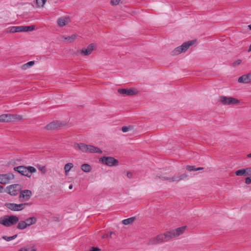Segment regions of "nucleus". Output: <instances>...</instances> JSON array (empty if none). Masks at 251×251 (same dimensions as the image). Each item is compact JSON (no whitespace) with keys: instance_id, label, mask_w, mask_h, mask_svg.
I'll use <instances>...</instances> for the list:
<instances>
[{"instance_id":"obj_1","label":"nucleus","mask_w":251,"mask_h":251,"mask_svg":"<svg viewBox=\"0 0 251 251\" xmlns=\"http://www.w3.org/2000/svg\"><path fill=\"white\" fill-rule=\"evenodd\" d=\"M19 221V218L15 215H5L0 218V224L6 227H9L16 224Z\"/></svg>"},{"instance_id":"obj_2","label":"nucleus","mask_w":251,"mask_h":251,"mask_svg":"<svg viewBox=\"0 0 251 251\" xmlns=\"http://www.w3.org/2000/svg\"><path fill=\"white\" fill-rule=\"evenodd\" d=\"M14 170L21 175L30 177L32 173L36 172V169L32 166H19L14 168Z\"/></svg>"},{"instance_id":"obj_3","label":"nucleus","mask_w":251,"mask_h":251,"mask_svg":"<svg viewBox=\"0 0 251 251\" xmlns=\"http://www.w3.org/2000/svg\"><path fill=\"white\" fill-rule=\"evenodd\" d=\"M195 40H191L185 42L182 45L175 48L171 52L172 55H176L181 52L186 51L188 48L194 44Z\"/></svg>"},{"instance_id":"obj_4","label":"nucleus","mask_w":251,"mask_h":251,"mask_svg":"<svg viewBox=\"0 0 251 251\" xmlns=\"http://www.w3.org/2000/svg\"><path fill=\"white\" fill-rule=\"evenodd\" d=\"M186 226H183L177 228L176 229L168 231L165 232V236L167 237L168 241H169L173 238L177 237L180 235L182 234Z\"/></svg>"},{"instance_id":"obj_5","label":"nucleus","mask_w":251,"mask_h":251,"mask_svg":"<svg viewBox=\"0 0 251 251\" xmlns=\"http://www.w3.org/2000/svg\"><path fill=\"white\" fill-rule=\"evenodd\" d=\"M168 239L167 237L165 236V232L164 234H161L157 235L155 237H153L150 239L148 242L147 245H154L156 244H158L164 242H167Z\"/></svg>"},{"instance_id":"obj_6","label":"nucleus","mask_w":251,"mask_h":251,"mask_svg":"<svg viewBox=\"0 0 251 251\" xmlns=\"http://www.w3.org/2000/svg\"><path fill=\"white\" fill-rule=\"evenodd\" d=\"M100 161L103 164L106 165L110 167L117 166L119 163V161L117 159L111 156H103L100 158Z\"/></svg>"},{"instance_id":"obj_7","label":"nucleus","mask_w":251,"mask_h":251,"mask_svg":"<svg viewBox=\"0 0 251 251\" xmlns=\"http://www.w3.org/2000/svg\"><path fill=\"white\" fill-rule=\"evenodd\" d=\"M219 100L224 105H237L240 103V101L236 98L226 96H221Z\"/></svg>"},{"instance_id":"obj_8","label":"nucleus","mask_w":251,"mask_h":251,"mask_svg":"<svg viewBox=\"0 0 251 251\" xmlns=\"http://www.w3.org/2000/svg\"><path fill=\"white\" fill-rule=\"evenodd\" d=\"M30 203H24L21 204H16L14 203H6L5 206L12 211H18L24 209L25 205H30Z\"/></svg>"},{"instance_id":"obj_9","label":"nucleus","mask_w":251,"mask_h":251,"mask_svg":"<svg viewBox=\"0 0 251 251\" xmlns=\"http://www.w3.org/2000/svg\"><path fill=\"white\" fill-rule=\"evenodd\" d=\"M66 123L59 121H53L45 126V128L47 130H54L59 127L64 126Z\"/></svg>"},{"instance_id":"obj_10","label":"nucleus","mask_w":251,"mask_h":251,"mask_svg":"<svg viewBox=\"0 0 251 251\" xmlns=\"http://www.w3.org/2000/svg\"><path fill=\"white\" fill-rule=\"evenodd\" d=\"M8 194L12 196H16L21 192L22 186L20 184H13L7 187Z\"/></svg>"},{"instance_id":"obj_11","label":"nucleus","mask_w":251,"mask_h":251,"mask_svg":"<svg viewBox=\"0 0 251 251\" xmlns=\"http://www.w3.org/2000/svg\"><path fill=\"white\" fill-rule=\"evenodd\" d=\"M118 92L122 95L126 96H134L138 94V91L134 88L119 89Z\"/></svg>"},{"instance_id":"obj_12","label":"nucleus","mask_w":251,"mask_h":251,"mask_svg":"<svg viewBox=\"0 0 251 251\" xmlns=\"http://www.w3.org/2000/svg\"><path fill=\"white\" fill-rule=\"evenodd\" d=\"M14 176L12 173L0 174V183L6 184L10 182V180L14 179Z\"/></svg>"},{"instance_id":"obj_13","label":"nucleus","mask_w":251,"mask_h":251,"mask_svg":"<svg viewBox=\"0 0 251 251\" xmlns=\"http://www.w3.org/2000/svg\"><path fill=\"white\" fill-rule=\"evenodd\" d=\"M32 195V192L29 190H21L19 196L20 201H28Z\"/></svg>"},{"instance_id":"obj_14","label":"nucleus","mask_w":251,"mask_h":251,"mask_svg":"<svg viewBox=\"0 0 251 251\" xmlns=\"http://www.w3.org/2000/svg\"><path fill=\"white\" fill-rule=\"evenodd\" d=\"M94 44H90L86 48H82L80 50V53L83 55H88L91 53L92 51L94 50Z\"/></svg>"},{"instance_id":"obj_15","label":"nucleus","mask_w":251,"mask_h":251,"mask_svg":"<svg viewBox=\"0 0 251 251\" xmlns=\"http://www.w3.org/2000/svg\"><path fill=\"white\" fill-rule=\"evenodd\" d=\"M87 147V152L90 153H102L101 150L98 147L90 145H88Z\"/></svg>"},{"instance_id":"obj_16","label":"nucleus","mask_w":251,"mask_h":251,"mask_svg":"<svg viewBox=\"0 0 251 251\" xmlns=\"http://www.w3.org/2000/svg\"><path fill=\"white\" fill-rule=\"evenodd\" d=\"M88 145L84 143H76L74 145V147L75 149H78L81 151L82 152H86Z\"/></svg>"},{"instance_id":"obj_17","label":"nucleus","mask_w":251,"mask_h":251,"mask_svg":"<svg viewBox=\"0 0 251 251\" xmlns=\"http://www.w3.org/2000/svg\"><path fill=\"white\" fill-rule=\"evenodd\" d=\"M24 221L26 224V226L27 227L35 224L37 222V219L35 217H32L25 219Z\"/></svg>"},{"instance_id":"obj_18","label":"nucleus","mask_w":251,"mask_h":251,"mask_svg":"<svg viewBox=\"0 0 251 251\" xmlns=\"http://www.w3.org/2000/svg\"><path fill=\"white\" fill-rule=\"evenodd\" d=\"M11 122L10 114H5L0 115V122Z\"/></svg>"},{"instance_id":"obj_19","label":"nucleus","mask_w":251,"mask_h":251,"mask_svg":"<svg viewBox=\"0 0 251 251\" xmlns=\"http://www.w3.org/2000/svg\"><path fill=\"white\" fill-rule=\"evenodd\" d=\"M238 81L241 83H248L250 82L247 75H244L239 77Z\"/></svg>"},{"instance_id":"obj_20","label":"nucleus","mask_w":251,"mask_h":251,"mask_svg":"<svg viewBox=\"0 0 251 251\" xmlns=\"http://www.w3.org/2000/svg\"><path fill=\"white\" fill-rule=\"evenodd\" d=\"M162 178L163 180H166L169 182H174V181L178 182V181H180V179H180L179 176H175L172 177H162Z\"/></svg>"},{"instance_id":"obj_21","label":"nucleus","mask_w":251,"mask_h":251,"mask_svg":"<svg viewBox=\"0 0 251 251\" xmlns=\"http://www.w3.org/2000/svg\"><path fill=\"white\" fill-rule=\"evenodd\" d=\"M234 174L237 176H247L245 168H242V169L236 170L234 172Z\"/></svg>"},{"instance_id":"obj_22","label":"nucleus","mask_w":251,"mask_h":251,"mask_svg":"<svg viewBox=\"0 0 251 251\" xmlns=\"http://www.w3.org/2000/svg\"><path fill=\"white\" fill-rule=\"evenodd\" d=\"M57 24L60 27H62L65 25L67 24L66 18L61 17L58 19Z\"/></svg>"},{"instance_id":"obj_23","label":"nucleus","mask_w":251,"mask_h":251,"mask_svg":"<svg viewBox=\"0 0 251 251\" xmlns=\"http://www.w3.org/2000/svg\"><path fill=\"white\" fill-rule=\"evenodd\" d=\"M81 169L83 172L88 173L92 170V167L88 164H84L81 165Z\"/></svg>"},{"instance_id":"obj_24","label":"nucleus","mask_w":251,"mask_h":251,"mask_svg":"<svg viewBox=\"0 0 251 251\" xmlns=\"http://www.w3.org/2000/svg\"><path fill=\"white\" fill-rule=\"evenodd\" d=\"M135 220V217H130L122 220V223L125 225H127L132 223Z\"/></svg>"},{"instance_id":"obj_25","label":"nucleus","mask_w":251,"mask_h":251,"mask_svg":"<svg viewBox=\"0 0 251 251\" xmlns=\"http://www.w3.org/2000/svg\"><path fill=\"white\" fill-rule=\"evenodd\" d=\"M11 122L14 121L16 120L21 121L23 119V117L21 115L17 114H10Z\"/></svg>"},{"instance_id":"obj_26","label":"nucleus","mask_w":251,"mask_h":251,"mask_svg":"<svg viewBox=\"0 0 251 251\" xmlns=\"http://www.w3.org/2000/svg\"><path fill=\"white\" fill-rule=\"evenodd\" d=\"M34 64H35V62L34 61H29L23 65L21 66V68L23 70H25L27 69L28 68H29L30 67L33 66Z\"/></svg>"},{"instance_id":"obj_27","label":"nucleus","mask_w":251,"mask_h":251,"mask_svg":"<svg viewBox=\"0 0 251 251\" xmlns=\"http://www.w3.org/2000/svg\"><path fill=\"white\" fill-rule=\"evenodd\" d=\"M73 166H74V165L72 163H68L65 165L64 170H65L66 175H67L68 172L73 167Z\"/></svg>"},{"instance_id":"obj_28","label":"nucleus","mask_w":251,"mask_h":251,"mask_svg":"<svg viewBox=\"0 0 251 251\" xmlns=\"http://www.w3.org/2000/svg\"><path fill=\"white\" fill-rule=\"evenodd\" d=\"M27 226H26V224L24 221H20L17 226V228L20 230L24 229Z\"/></svg>"},{"instance_id":"obj_29","label":"nucleus","mask_w":251,"mask_h":251,"mask_svg":"<svg viewBox=\"0 0 251 251\" xmlns=\"http://www.w3.org/2000/svg\"><path fill=\"white\" fill-rule=\"evenodd\" d=\"M23 32L31 31L35 29L34 25L23 26Z\"/></svg>"},{"instance_id":"obj_30","label":"nucleus","mask_w":251,"mask_h":251,"mask_svg":"<svg viewBox=\"0 0 251 251\" xmlns=\"http://www.w3.org/2000/svg\"><path fill=\"white\" fill-rule=\"evenodd\" d=\"M64 38V37H62ZM76 38V34H73L70 36H68L67 37H64L65 39L69 41L70 43L73 42Z\"/></svg>"},{"instance_id":"obj_31","label":"nucleus","mask_w":251,"mask_h":251,"mask_svg":"<svg viewBox=\"0 0 251 251\" xmlns=\"http://www.w3.org/2000/svg\"><path fill=\"white\" fill-rule=\"evenodd\" d=\"M17 237V234H15L12 236H3L2 238L6 241H10L12 240L15 239Z\"/></svg>"},{"instance_id":"obj_32","label":"nucleus","mask_w":251,"mask_h":251,"mask_svg":"<svg viewBox=\"0 0 251 251\" xmlns=\"http://www.w3.org/2000/svg\"><path fill=\"white\" fill-rule=\"evenodd\" d=\"M113 235H115V233L114 232H113V231H111L110 232V234H104V235H103L102 236H101V238L102 239H105V238H107L108 237H110L111 238H114L113 237Z\"/></svg>"},{"instance_id":"obj_33","label":"nucleus","mask_w":251,"mask_h":251,"mask_svg":"<svg viewBox=\"0 0 251 251\" xmlns=\"http://www.w3.org/2000/svg\"><path fill=\"white\" fill-rule=\"evenodd\" d=\"M19 251H36V249L30 247H25L21 248Z\"/></svg>"},{"instance_id":"obj_34","label":"nucleus","mask_w":251,"mask_h":251,"mask_svg":"<svg viewBox=\"0 0 251 251\" xmlns=\"http://www.w3.org/2000/svg\"><path fill=\"white\" fill-rule=\"evenodd\" d=\"M46 1V0H36V3L39 6H43Z\"/></svg>"},{"instance_id":"obj_35","label":"nucleus","mask_w":251,"mask_h":251,"mask_svg":"<svg viewBox=\"0 0 251 251\" xmlns=\"http://www.w3.org/2000/svg\"><path fill=\"white\" fill-rule=\"evenodd\" d=\"M121 0H111L110 4L113 6H116L119 4Z\"/></svg>"},{"instance_id":"obj_36","label":"nucleus","mask_w":251,"mask_h":251,"mask_svg":"<svg viewBox=\"0 0 251 251\" xmlns=\"http://www.w3.org/2000/svg\"><path fill=\"white\" fill-rule=\"evenodd\" d=\"M186 168L188 171H189L190 172L192 171H196V170H195L196 168H194V167L193 166L187 165V166H186Z\"/></svg>"},{"instance_id":"obj_37","label":"nucleus","mask_w":251,"mask_h":251,"mask_svg":"<svg viewBox=\"0 0 251 251\" xmlns=\"http://www.w3.org/2000/svg\"><path fill=\"white\" fill-rule=\"evenodd\" d=\"M188 175L186 174H183L182 175H179V178L180 180H184L187 178Z\"/></svg>"},{"instance_id":"obj_38","label":"nucleus","mask_w":251,"mask_h":251,"mask_svg":"<svg viewBox=\"0 0 251 251\" xmlns=\"http://www.w3.org/2000/svg\"><path fill=\"white\" fill-rule=\"evenodd\" d=\"M246 172V175L247 176H251V167H248L245 168Z\"/></svg>"},{"instance_id":"obj_39","label":"nucleus","mask_w":251,"mask_h":251,"mask_svg":"<svg viewBox=\"0 0 251 251\" xmlns=\"http://www.w3.org/2000/svg\"><path fill=\"white\" fill-rule=\"evenodd\" d=\"M245 182L247 184L251 183V177H246L245 179Z\"/></svg>"},{"instance_id":"obj_40","label":"nucleus","mask_w":251,"mask_h":251,"mask_svg":"<svg viewBox=\"0 0 251 251\" xmlns=\"http://www.w3.org/2000/svg\"><path fill=\"white\" fill-rule=\"evenodd\" d=\"M23 26H16V32H23Z\"/></svg>"},{"instance_id":"obj_41","label":"nucleus","mask_w":251,"mask_h":251,"mask_svg":"<svg viewBox=\"0 0 251 251\" xmlns=\"http://www.w3.org/2000/svg\"><path fill=\"white\" fill-rule=\"evenodd\" d=\"M242 61L240 59H238L237 60L235 61L233 63V65L235 66L237 65H238L241 64Z\"/></svg>"},{"instance_id":"obj_42","label":"nucleus","mask_w":251,"mask_h":251,"mask_svg":"<svg viewBox=\"0 0 251 251\" xmlns=\"http://www.w3.org/2000/svg\"><path fill=\"white\" fill-rule=\"evenodd\" d=\"M16 26H11L10 27L9 32L14 33L16 32Z\"/></svg>"},{"instance_id":"obj_43","label":"nucleus","mask_w":251,"mask_h":251,"mask_svg":"<svg viewBox=\"0 0 251 251\" xmlns=\"http://www.w3.org/2000/svg\"><path fill=\"white\" fill-rule=\"evenodd\" d=\"M129 128L127 126H124L122 128V130L123 132H126L128 131Z\"/></svg>"},{"instance_id":"obj_44","label":"nucleus","mask_w":251,"mask_h":251,"mask_svg":"<svg viewBox=\"0 0 251 251\" xmlns=\"http://www.w3.org/2000/svg\"><path fill=\"white\" fill-rule=\"evenodd\" d=\"M126 176L129 178H131L132 177V174L130 172H127L126 173Z\"/></svg>"},{"instance_id":"obj_45","label":"nucleus","mask_w":251,"mask_h":251,"mask_svg":"<svg viewBox=\"0 0 251 251\" xmlns=\"http://www.w3.org/2000/svg\"><path fill=\"white\" fill-rule=\"evenodd\" d=\"M100 249L98 247H92L91 249V251H100Z\"/></svg>"},{"instance_id":"obj_46","label":"nucleus","mask_w":251,"mask_h":251,"mask_svg":"<svg viewBox=\"0 0 251 251\" xmlns=\"http://www.w3.org/2000/svg\"><path fill=\"white\" fill-rule=\"evenodd\" d=\"M4 191V187L0 185V193H3Z\"/></svg>"},{"instance_id":"obj_47","label":"nucleus","mask_w":251,"mask_h":251,"mask_svg":"<svg viewBox=\"0 0 251 251\" xmlns=\"http://www.w3.org/2000/svg\"><path fill=\"white\" fill-rule=\"evenodd\" d=\"M247 75V76L249 78V81L250 82L251 81V73H249Z\"/></svg>"},{"instance_id":"obj_48","label":"nucleus","mask_w":251,"mask_h":251,"mask_svg":"<svg viewBox=\"0 0 251 251\" xmlns=\"http://www.w3.org/2000/svg\"><path fill=\"white\" fill-rule=\"evenodd\" d=\"M203 167H198V168H196L195 170L196 171H199V170H203Z\"/></svg>"},{"instance_id":"obj_49","label":"nucleus","mask_w":251,"mask_h":251,"mask_svg":"<svg viewBox=\"0 0 251 251\" xmlns=\"http://www.w3.org/2000/svg\"><path fill=\"white\" fill-rule=\"evenodd\" d=\"M41 171L42 172H43V173H45L46 172V169H45V167H43L41 169Z\"/></svg>"},{"instance_id":"obj_50","label":"nucleus","mask_w":251,"mask_h":251,"mask_svg":"<svg viewBox=\"0 0 251 251\" xmlns=\"http://www.w3.org/2000/svg\"><path fill=\"white\" fill-rule=\"evenodd\" d=\"M73 185H72V184H71V185H70V186H69V188L70 189H72L73 188Z\"/></svg>"},{"instance_id":"obj_51","label":"nucleus","mask_w":251,"mask_h":251,"mask_svg":"<svg viewBox=\"0 0 251 251\" xmlns=\"http://www.w3.org/2000/svg\"><path fill=\"white\" fill-rule=\"evenodd\" d=\"M248 51L249 52L251 51V44L250 45V46L249 47V49L248 50Z\"/></svg>"},{"instance_id":"obj_52","label":"nucleus","mask_w":251,"mask_h":251,"mask_svg":"<svg viewBox=\"0 0 251 251\" xmlns=\"http://www.w3.org/2000/svg\"><path fill=\"white\" fill-rule=\"evenodd\" d=\"M248 157H251V153H249L247 155Z\"/></svg>"},{"instance_id":"obj_53","label":"nucleus","mask_w":251,"mask_h":251,"mask_svg":"<svg viewBox=\"0 0 251 251\" xmlns=\"http://www.w3.org/2000/svg\"><path fill=\"white\" fill-rule=\"evenodd\" d=\"M248 27L250 30H251V24L248 25Z\"/></svg>"}]
</instances>
